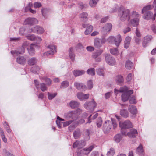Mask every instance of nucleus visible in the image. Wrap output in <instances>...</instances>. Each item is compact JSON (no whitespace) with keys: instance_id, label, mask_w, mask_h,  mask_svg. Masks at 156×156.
I'll return each mask as SVG.
<instances>
[{"instance_id":"obj_1","label":"nucleus","mask_w":156,"mask_h":156,"mask_svg":"<svg viewBox=\"0 0 156 156\" xmlns=\"http://www.w3.org/2000/svg\"><path fill=\"white\" fill-rule=\"evenodd\" d=\"M129 10L127 9H120L118 12V16L120 20L124 21L126 20L129 21L130 19Z\"/></svg>"},{"instance_id":"obj_2","label":"nucleus","mask_w":156,"mask_h":156,"mask_svg":"<svg viewBox=\"0 0 156 156\" xmlns=\"http://www.w3.org/2000/svg\"><path fill=\"white\" fill-rule=\"evenodd\" d=\"M119 125L121 128L122 134L125 135H126V131L125 129L132 128L133 127L131 122L129 120H126L122 122H120Z\"/></svg>"},{"instance_id":"obj_3","label":"nucleus","mask_w":156,"mask_h":156,"mask_svg":"<svg viewBox=\"0 0 156 156\" xmlns=\"http://www.w3.org/2000/svg\"><path fill=\"white\" fill-rule=\"evenodd\" d=\"M96 106L97 103L94 100L91 101L87 102L84 105V107L91 112L94 110Z\"/></svg>"},{"instance_id":"obj_4","label":"nucleus","mask_w":156,"mask_h":156,"mask_svg":"<svg viewBox=\"0 0 156 156\" xmlns=\"http://www.w3.org/2000/svg\"><path fill=\"white\" fill-rule=\"evenodd\" d=\"M132 16L133 17L135 18L131 20V22L132 25L133 27L137 26L139 21V19L138 18L139 15L137 12L133 11L132 13Z\"/></svg>"},{"instance_id":"obj_5","label":"nucleus","mask_w":156,"mask_h":156,"mask_svg":"<svg viewBox=\"0 0 156 156\" xmlns=\"http://www.w3.org/2000/svg\"><path fill=\"white\" fill-rule=\"evenodd\" d=\"M94 148V147L91 145L88 147L81 150L80 151L78 150L77 152V155L78 156H80L81 154L87 155L92 151Z\"/></svg>"},{"instance_id":"obj_6","label":"nucleus","mask_w":156,"mask_h":156,"mask_svg":"<svg viewBox=\"0 0 156 156\" xmlns=\"http://www.w3.org/2000/svg\"><path fill=\"white\" fill-rule=\"evenodd\" d=\"M112 123L109 120L106 121L103 124V130L104 133L107 134L108 133L111 129Z\"/></svg>"},{"instance_id":"obj_7","label":"nucleus","mask_w":156,"mask_h":156,"mask_svg":"<svg viewBox=\"0 0 156 156\" xmlns=\"http://www.w3.org/2000/svg\"><path fill=\"white\" fill-rule=\"evenodd\" d=\"M108 40L109 42H111V40H114L115 44L117 47H118L122 41L121 36L120 34L117 35L115 38L113 36H111Z\"/></svg>"},{"instance_id":"obj_8","label":"nucleus","mask_w":156,"mask_h":156,"mask_svg":"<svg viewBox=\"0 0 156 156\" xmlns=\"http://www.w3.org/2000/svg\"><path fill=\"white\" fill-rule=\"evenodd\" d=\"M26 44H23L22 47L18 50L12 51H11V53L13 55L15 54L18 55L19 54H23L25 52V48L27 47Z\"/></svg>"},{"instance_id":"obj_9","label":"nucleus","mask_w":156,"mask_h":156,"mask_svg":"<svg viewBox=\"0 0 156 156\" xmlns=\"http://www.w3.org/2000/svg\"><path fill=\"white\" fill-rule=\"evenodd\" d=\"M103 52V50H99L96 52H93L92 56V58H94L97 62L100 61L101 58L99 56L101 55Z\"/></svg>"},{"instance_id":"obj_10","label":"nucleus","mask_w":156,"mask_h":156,"mask_svg":"<svg viewBox=\"0 0 156 156\" xmlns=\"http://www.w3.org/2000/svg\"><path fill=\"white\" fill-rule=\"evenodd\" d=\"M48 48L50 49L44 53V55H52L56 52L55 46L54 45H51L48 46Z\"/></svg>"},{"instance_id":"obj_11","label":"nucleus","mask_w":156,"mask_h":156,"mask_svg":"<svg viewBox=\"0 0 156 156\" xmlns=\"http://www.w3.org/2000/svg\"><path fill=\"white\" fill-rule=\"evenodd\" d=\"M105 59L106 62L110 65L113 66L115 63V59L109 54L106 55Z\"/></svg>"},{"instance_id":"obj_12","label":"nucleus","mask_w":156,"mask_h":156,"mask_svg":"<svg viewBox=\"0 0 156 156\" xmlns=\"http://www.w3.org/2000/svg\"><path fill=\"white\" fill-rule=\"evenodd\" d=\"M145 13L143 16V17L144 19L147 20L152 19L153 20H155L156 16V13L154 14L153 15L152 12L151 11H148L147 12Z\"/></svg>"},{"instance_id":"obj_13","label":"nucleus","mask_w":156,"mask_h":156,"mask_svg":"<svg viewBox=\"0 0 156 156\" xmlns=\"http://www.w3.org/2000/svg\"><path fill=\"white\" fill-rule=\"evenodd\" d=\"M65 116L67 119L71 118L72 120H73V121L78 118V115L73 111H69L66 115Z\"/></svg>"},{"instance_id":"obj_14","label":"nucleus","mask_w":156,"mask_h":156,"mask_svg":"<svg viewBox=\"0 0 156 156\" xmlns=\"http://www.w3.org/2000/svg\"><path fill=\"white\" fill-rule=\"evenodd\" d=\"M133 93V90H129L127 92L124 93L121 96L122 101L124 102L127 101L129 98L130 95Z\"/></svg>"},{"instance_id":"obj_15","label":"nucleus","mask_w":156,"mask_h":156,"mask_svg":"<svg viewBox=\"0 0 156 156\" xmlns=\"http://www.w3.org/2000/svg\"><path fill=\"white\" fill-rule=\"evenodd\" d=\"M37 20L35 18H28L25 20L24 23L25 24L31 25L37 23Z\"/></svg>"},{"instance_id":"obj_16","label":"nucleus","mask_w":156,"mask_h":156,"mask_svg":"<svg viewBox=\"0 0 156 156\" xmlns=\"http://www.w3.org/2000/svg\"><path fill=\"white\" fill-rule=\"evenodd\" d=\"M31 31L33 32L37 33L38 34H41L44 32V30L42 27L36 26L31 28Z\"/></svg>"},{"instance_id":"obj_17","label":"nucleus","mask_w":156,"mask_h":156,"mask_svg":"<svg viewBox=\"0 0 156 156\" xmlns=\"http://www.w3.org/2000/svg\"><path fill=\"white\" fill-rule=\"evenodd\" d=\"M74 86L77 89L80 90L84 91L86 89L85 85L82 83L75 82Z\"/></svg>"},{"instance_id":"obj_18","label":"nucleus","mask_w":156,"mask_h":156,"mask_svg":"<svg viewBox=\"0 0 156 156\" xmlns=\"http://www.w3.org/2000/svg\"><path fill=\"white\" fill-rule=\"evenodd\" d=\"M152 38V36L151 35H147L144 37L142 41V45L144 47H145L147 45Z\"/></svg>"},{"instance_id":"obj_19","label":"nucleus","mask_w":156,"mask_h":156,"mask_svg":"<svg viewBox=\"0 0 156 156\" xmlns=\"http://www.w3.org/2000/svg\"><path fill=\"white\" fill-rule=\"evenodd\" d=\"M104 43V41L98 38H96L94 40V46L97 48H100L101 47L102 44Z\"/></svg>"},{"instance_id":"obj_20","label":"nucleus","mask_w":156,"mask_h":156,"mask_svg":"<svg viewBox=\"0 0 156 156\" xmlns=\"http://www.w3.org/2000/svg\"><path fill=\"white\" fill-rule=\"evenodd\" d=\"M112 25L111 24L108 23L106 24L103 27L102 30V32L104 34L109 32L112 27Z\"/></svg>"},{"instance_id":"obj_21","label":"nucleus","mask_w":156,"mask_h":156,"mask_svg":"<svg viewBox=\"0 0 156 156\" xmlns=\"http://www.w3.org/2000/svg\"><path fill=\"white\" fill-rule=\"evenodd\" d=\"M89 94H83L82 92H78L77 93V96L78 98L80 100L87 99L89 97Z\"/></svg>"},{"instance_id":"obj_22","label":"nucleus","mask_w":156,"mask_h":156,"mask_svg":"<svg viewBox=\"0 0 156 156\" xmlns=\"http://www.w3.org/2000/svg\"><path fill=\"white\" fill-rule=\"evenodd\" d=\"M28 39L31 41H36V43L39 44L42 39L41 37H35L34 35H32L28 37Z\"/></svg>"},{"instance_id":"obj_23","label":"nucleus","mask_w":156,"mask_h":156,"mask_svg":"<svg viewBox=\"0 0 156 156\" xmlns=\"http://www.w3.org/2000/svg\"><path fill=\"white\" fill-rule=\"evenodd\" d=\"M16 62L19 64L24 65L26 62V58L23 56H19L16 58Z\"/></svg>"},{"instance_id":"obj_24","label":"nucleus","mask_w":156,"mask_h":156,"mask_svg":"<svg viewBox=\"0 0 156 156\" xmlns=\"http://www.w3.org/2000/svg\"><path fill=\"white\" fill-rule=\"evenodd\" d=\"M138 134L137 130L135 129H131L130 132L127 133V135L131 138L136 137Z\"/></svg>"},{"instance_id":"obj_25","label":"nucleus","mask_w":156,"mask_h":156,"mask_svg":"<svg viewBox=\"0 0 156 156\" xmlns=\"http://www.w3.org/2000/svg\"><path fill=\"white\" fill-rule=\"evenodd\" d=\"M35 46V44H31L29 48H27L29 54L31 56H33L35 53V50L34 46Z\"/></svg>"},{"instance_id":"obj_26","label":"nucleus","mask_w":156,"mask_h":156,"mask_svg":"<svg viewBox=\"0 0 156 156\" xmlns=\"http://www.w3.org/2000/svg\"><path fill=\"white\" fill-rule=\"evenodd\" d=\"M128 87L126 86H124L121 87L119 90L115 89L114 92L116 94H118V92L125 93L128 91Z\"/></svg>"},{"instance_id":"obj_27","label":"nucleus","mask_w":156,"mask_h":156,"mask_svg":"<svg viewBox=\"0 0 156 156\" xmlns=\"http://www.w3.org/2000/svg\"><path fill=\"white\" fill-rule=\"evenodd\" d=\"M88 14L85 12H83L80 14V16L81 20L83 21H86L87 20Z\"/></svg>"},{"instance_id":"obj_28","label":"nucleus","mask_w":156,"mask_h":156,"mask_svg":"<svg viewBox=\"0 0 156 156\" xmlns=\"http://www.w3.org/2000/svg\"><path fill=\"white\" fill-rule=\"evenodd\" d=\"M131 38L129 36L126 37L124 43V47L125 48H127L129 46Z\"/></svg>"},{"instance_id":"obj_29","label":"nucleus","mask_w":156,"mask_h":156,"mask_svg":"<svg viewBox=\"0 0 156 156\" xmlns=\"http://www.w3.org/2000/svg\"><path fill=\"white\" fill-rule=\"evenodd\" d=\"M85 73V71L83 70H75L73 71V73L76 77L81 76L84 74Z\"/></svg>"},{"instance_id":"obj_30","label":"nucleus","mask_w":156,"mask_h":156,"mask_svg":"<svg viewBox=\"0 0 156 156\" xmlns=\"http://www.w3.org/2000/svg\"><path fill=\"white\" fill-rule=\"evenodd\" d=\"M129 110L130 112L133 114H135L137 113V109L136 107L133 105H130L129 107Z\"/></svg>"},{"instance_id":"obj_31","label":"nucleus","mask_w":156,"mask_h":156,"mask_svg":"<svg viewBox=\"0 0 156 156\" xmlns=\"http://www.w3.org/2000/svg\"><path fill=\"white\" fill-rule=\"evenodd\" d=\"M81 132L80 129H77L73 133V134L75 139H77L81 135Z\"/></svg>"},{"instance_id":"obj_32","label":"nucleus","mask_w":156,"mask_h":156,"mask_svg":"<svg viewBox=\"0 0 156 156\" xmlns=\"http://www.w3.org/2000/svg\"><path fill=\"white\" fill-rule=\"evenodd\" d=\"M37 59L34 57H32L29 59L28 61V63L30 65H33L37 62Z\"/></svg>"},{"instance_id":"obj_33","label":"nucleus","mask_w":156,"mask_h":156,"mask_svg":"<svg viewBox=\"0 0 156 156\" xmlns=\"http://www.w3.org/2000/svg\"><path fill=\"white\" fill-rule=\"evenodd\" d=\"M69 105L73 109L78 107L79 104L76 101H72L69 103Z\"/></svg>"},{"instance_id":"obj_34","label":"nucleus","mask_w":156,"mask_h":156,"mask_svg":"<svg viewBox=\"0 0 156 156\" xmlns=\"http://www.w3.org/2000/svg\"><path fill=\"white\" fill-rule=\"evenodd\" d=\"M120 114L122 117L126 118L129 116V113L128 111L125 109H123L121 110Z\"/></svg>"},{"instance_id":"obj_35","label":"nucleus","mask_w":156,"mask_h":156,"mask_svg":"<svg viewBox=\"0 0 156 156\" xmlns=\"http://www.w3.org/2000/svg\"><path fill=\"white\" fill-rule=\"evenodd\" d=\"M136 151L139 155H143V149L142 146L141 144H140L139 146L137 148Z\"/></svg>"},{"instance_id":"obj_36","label":"nucleus","mask_w":156,"mask_h":156,"mask_svg":"<svg viewBox=\"0 0 156 156\" xmlns=\"http://www.w3.org/2000/svg\"><path fill=\"white\" fill-rule=\"evenodd\" d=\"M93 29V27L91 25H89L87 27L86 30L85 31V34L87 35L90 34L92 31Z\"/></svg>"},{"instance_id":"obj_37","label":"nucleus","mask_w":156,"mask_h":156,"mask_svg":"<svg viewBox=\"0 0 156 156\" xmlns=\"http://www.w3.org/2000/svg\"><path fill=\"white\" fill-rule=\"evenodd\" d=\"M90 131L88 129H86L84 130V139L86 140H89L90 139Z\"/></svg>"},{"instance_id":"obj_38","label":"nucleus","mask_w":156,"mask_h":156,"mask_svg":"<svg viewBox=\"0 0 156 156\" xmlns=\"http://www.w3.org/2000/svg\"><path fill=\"white\" fill-rule=\"evenodd\" d=\"M0 134L3 141L6 143L7 142V139L5 137L4 131L1 128H0Z\"/></svg>"},{"instance_id":"obj_39","label":"nucleus","mask_w":156,"mask_h":156,"mask_svg":"<svg viewBox=\"0 0 156 156\" xmlns=\"http://www.w3.org/2000/svg\"><path fill=\"white\" fill-rule=\"evenodd\" d=\"M152 8V7L151 5H149L144 7L142 10V13H144V12H147L149 11L148 10L151 9Z\"/></svg>"},{"instance_id":"obj_40","label":"nucleus","mask_w":156,"mask_h":156,"mask_svg":"<svg viewBox=\"0 0 156 156\" xmlns=\"http://www.w3.org/2000/svg\"><path fill=\"white\" fill-rule=\"evenodd\" d=\"M133 66V63L130 61H127L126 63L125 67L127 69L130 70Z\"/></svg>"},{"instance_id":"obj_41","label":"nucleus","mask_w":156,"mask_h":156,"mask_svg":"<svg viewBox=\"0 0 156 156\" xmlns=\"http://www.w3.org/2000/svg\"><path fill=\"white\" fill-rule=\"evenodd\" d=\"M122 137L120 134H117L114 137V140L117 143H119L122 139Z\"/></svg>"},{"instance_id":"obj_42","label":"nucleus","mask_w":156,"mask_h":156,"mask_svg":"<svg viewBox=\"0 0 156 156\" xmlns=\"http://www.w3.org/2000/svg\"><path fill=\"white\" fill-rule=\"evenodd\" d=\"M73 48H70L69 49V56L71 60L73 61L75 59V55L74 53L73 52Z\"/></svg>"},{"instance_id":"obj_43","label":"nucleus","mask_w":156,"mask_h":156,"mask_svg":"<svg viewBox=\"0 0 156 156\" xmlns=\"http://www.w3.org/2000/svg\"><path fill=\"white\" fill-rule=\"evenodd\" d=\"M99 0H90L89 2V5L92 7H94L96 6L97 2Z\"/></svg>"},{"instance_id":"obj_44","label":"nucleus","mask_w":156,"mask_h":156,"mask_svg":"<svg viewBox=\"0 0 156 156\" xmlns=\"http://www.w3.org/2000/svg\"><path fill=\"white\" fill-rule=\"evenodd\" d=\"M96 72L99 75L104 76L105 72L103 69L98 68L96 69Z\"/></svg>"},{"instance_id":"obj_45","label":"nucleus","mask_w":156,"mask_h":156,"mask_svg":"<svg viewBox=\"0 0 156 156\" xmlns=\"http://www.w3.org/2000/svg\"><path fill=\"white\" fill-rule=\"evenodd\" d=\"M39 69L40 68H39V67L37 66H35L31 68V71L34 73L38 74L39 72Z\"/></svg>"},{"instance_id":"obj_46","label":"nucleus","mask_w":156,"mask_h":156,"mask_svg":"<svg viewBox=\"0 0 156 156\" xmlns=\"http://www.w3.org/2000/svg\"><path fill=\"white\" fill-rule=\"evenodd\" d=\"M57 95L56 93H51L48 92V98L50 100H52L54 97H55Z\"/></svg>"},{"instance_id":"obj_47","label":"nucleus","mask_w":156,"mask_h":156,"mask_svg":"<svg viewBox=\"0 0 156 156\" xmlns=\"http://www.w3.org/2000/svg\"><path fill=\"white\" fill-rule=\"evenodd\" d=\"M87 72L88 74L93 76L95 74V71L94 69L91 68L89 69L87 71Z\"/></svg>"},{"instance_id":"obj_48","label":"nucleus","mask_w":156,"mask_h":156,"mask_svg":"<svg viewBox=\"0 0 156 156\" xmlns=\"http://www.w3.org/2000/svg\"><path fill=\"white\" fill-rule=\"evenodd\" d=\"M115 153L114 149L111 148L110 149L109 151H108L107 154V156H113Z\"/></svg>"},{"instance_id":"obj_49","label":"nucleus","mask_w":156,"mask_h":156,"mask_svg":"<svg viewBox=\"0 0 156 156\" xmlns=\"http://www.w3.org/2000/svg\"><path fill=\"white\" fill-rule=\"evenodd\" d=\"M110 53L114 55H117L118 54V51L117 48H113L110 49Z\"/></svg>"},{"instance_id":"obj_50","label":"nucleus","mask_w":156,"mask_h":156,"mask_svg":"<svg viewBox=\"0 0 156 156\" xmlns=\"http://www.w3.org/2000/svg\"><path fill=\"white\" fill-rule=\"evenodd\" d=\"M69 85V83L67 81H64L61 83V85L60 87V88H66Z\"/></svg>"},{"instance_id":"obj_51","label":"nucleus","mask_w":156,"mask_h":156,"mask_svg":"<svg viewBox=\"0 0 156 156\" xmlns=\"http://www.w3.org/2000/svg\"><path fill=\"white\" fill-rule=\"evenodd\" d=\"M25 10L26 12H27L28 10H29L30 12L33 14H35L36 13V11L35 10H33L31 8L30 3L29 4V6L25 8Z\"/></svg>"},{"instance_id":"obj_52","label":"nucleus","mask_w":156,"mask_h":156,"mask_svg":"<svg viewBox=\"0 0 156 156\" xmlns=\"http://www.w3.org/2000/svg\"><path fill=\"white\" fill-rule=\"evenodd\" d=\"M116 80L117 82L119 83H122L123 81V76L121 75H118L116 76Z\"/></svg>"},{"instance_id":"obj_53","label":"nucleus","mask_w":156,"mask_h":156,"mask_svg":"<svg viewBox=\"0 0 156 156\" xmlns=\"http://www.w3.org/2000/svg\"><path fill=\"white\" fill-rule=\"evenodd\" d=\"M102 120L101 117L98 118L97 121V125L98 127H101L102 125Z\"/></svg>"},{"instance_id":"obj_54","label":"nucleus","mask_w":156,"mask_h":156,"mask_svg":"<svg viewBox=\"0 0 156 156\" xmlns=\"http://www.w3.org/2000/svg\"><path fill=\"white\" fill-rule=\"evenodd\" d=\"M41 90L43 92L46 90H47V87L45 84L44 83H42L40 84V87Z\"/></svg>"},{"instance_id":"obj_55","label":"nucleus","mask_w":156,"mask_h":156,"mask_svg":"<svg viewBox=\"0 0 156 156\" xmlns=\"http://www.w3.org/2000/svg\"><path fill=\"white\" fill-rule=\"evenodd\" d=\"M87 85L88 89H91L93 87V84L92 80H90L87 83Z\"/></svg>"},{"instance_id":"obj_56","label":"nucleus","mask_w":156,"mask_h":156,"mask_svg":"<svg viewBox=\"0 0 156 156\" xmlns=\"http://www.w3.org/2000/svg\"><path fill=\"white\" fill-rule=\"evenodd\" d=\"M79 147L81 148L84 146L86 144L85 141L83 140H81L80 141H79Z\"/></svg>"},{"instance_id":"obj_57","label":"nucleus","mask_w":156,"mask_h":156,"mask_svg":"<svg viewBox=\"0 0 156 156\" xmlns=\"http://www.w3.org/2000/svg\"><path fill=\"white\" fill-rule=\"evenodd\" d=\"M129 102L130 103L134 104L136 103L135 98V96H130V98L129 100Z\"/></svg>"},{"instance_id":"obj_58","label":"nucleus","mask_w":156,"mask_h":156,"mask_svg":"<svg viewBox=\"0 0 156 156\" xmlns=\"http://www.w3.org/2000/svg\"><path fill=\"white\" fill-rule=\"evenodd\" d=\"M78 5L80 8L82 9L86 7L87 6V5L85 4H83V3L82 2H79L78 3Z\"/></svg>"},{"instance_id":"obj_59","label":"nucleus","mask_w":156,"mask_h":156,"mask_svg":"<svg viewBox=\"0 0 156 156\" xmlns=\"http://www.w3.org/2000/svg\"><path fill=\"white\" fill-rule=\"evenodd\" d=\"M73 122V120H69L68 121L63 122L62 123L63 127L67 126L69 124H71Z\"/></svg>"},{"instance_id":"obj_60","label":"nucleus","mask_w":156,"mask_h":156,"mask_svg":"<svg viewBox=\"0 0 156 156\" xmlns=\"http://www.w3.org/2000/svg\"><path fill=\"white\" fill-rule=\"evenodd\" d=\"M34 82L36 88L37 89H39L40 86V84L39 82L36 80H34Z\"/></svg>"},{"instance_id":"obj_61","label":"nucleus","mask_w":156,"mask_h":156,"mask_svg":"<svg viewBox=\"0 0 156 156\" xmlns=\"http://www.w3.org/2000/svg\"><path fill=\"white\" fill-rule=\"evenodd\" d=\"M79 144V141H76V142L74 143L73 145V147L75 148L77 147L78 148H79L80 147Z\"/></svg>"},{"instance_id":"obj_62","label":"nucleus","mask_w":156,"mask_h":156,"mask_svg":"<svg viewBox=\"0 0 156 156\" xmlns=\"http://www.w3.org/2000/svg\"><path fill=\"white\" fill-rule=\"evenodd\" d=\"M4 152L5 156H15L14 155L8 152L6 150H4Z\"/></svg>"},{"instance_id":"obj_63","label":"nucleus","mask_w":156,"mask_h":156,"mask_svg":"<svg viewBox=\"0 0 156 156\" xmlns=\"http://www.w3.org/2000/svg\"><path fill=\"white\" fill-rule=\"evenodd\" d=\"M45 81L48 85H50L51 83V80L49 78H46L45 80Z\"/></svg>"},{"instance_id":"obj_64","label":"nucleus","mask_w":156,"mask_h":156,"mask_svg":"<svg viewBox=\"0 0 156 156\" xmlns=\"http://www.w3.org/2000/svg\"><path fill=\"white\" fill-rule=\"evenodd\" d=\"M132 74L131 73H129L127 77L126 80L128 82H129L132 79Z\"/></svg>"}]
</instances>
